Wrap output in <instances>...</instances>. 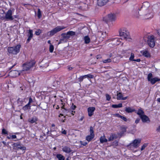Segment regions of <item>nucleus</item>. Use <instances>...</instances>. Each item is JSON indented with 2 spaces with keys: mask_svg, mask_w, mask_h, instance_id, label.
<instances>
[{
  "mask_svg": "<svg viewBox=\"0 0 160 160\" xmlns=\"http://www.w3.org/2000/svg\"><path fill=\"white\" fill-rule=\"evenodd\" d=\"M141 141V140L140 138H137L134 139L127 146L128 148L133 152H137L138 150H136V149L139 146Z\"/></svg>",
  "mask_w": 160,
  "mask_h": 160,
  "instance_id": "1",
  "label": "nucleus"
},
{
  "mask_svg": "<svg viewBox=\"0 0 160 160\" xmlns=\"http://www.w3.org/2000/svg\"><path fill=\"white\" fill-rule=\"evenodd\" d=\"M20 48L21 45H18L15 46L8 47V51L10 54L16 55L19 52Z\"/></svg>",
  "mask_w": 160,
  "mask_h": 160,
  "instance_id": "2",
  "label": "nucleus"
},
{
  "mask_svg": "<svg viewBox=\"0 0 160 160\" xmlns=\"http://www.w3.org/2000/svg\"><path fill=\"white\" fill-rule=\"evenodd\" d=\"M65 27L63 26H58L56 28H54L52 30L48 32V34L49 36H52L57 32L65 29Z\"/></svg>",
  "mask_w": 160,
  "mask_h": 160,
  "instance_id": "3",
  "label": "nucleus"
},
{
  "mask_svg": "<svg viewBox=\"0 0 160 160\" xmlns=\"http://www.w3.org/2000/svg\"><path fill=\"white\" fill-rule=\"evenodd\" d=\"M35 61H31L27 62L23 65V71H27L33 66L35 64Z\"/></svg>",
  "mask_w": 160,
  "mask_h": 160,
  "instance_id": "4",
  "label": "nucleus"
},
{
  "mask_svg": "<svg viewBox=\"0 0 160 160\" xmlns=\"http://www.w3.org/2000/svg\"><path fill=\"white\" fill-rule=\"evenodd\" d=\"M120 35L124 39L130 38V34L128 31L125 28H123L119 31Z\"/></svg>",
  "mask_w": 160,
  "mask_h": 160,
  "instance_id": "5",
  "label": "nucleus"
},
{
  "mask_svg": "<svg viewBox=\"0 0 160 160\" xmlns=\"http://www.w3.org/2000/svg\"><path fill=\"white\" fill-rule=\"evenodd\" d=\"M116 18V17L115 14L112 13L108 14L107 16L103 18V20L106 22H108L110 21H114Z\"/></svg>",
  "mask_w": 160,
  "mask_h": 160,
  "instance_id": "6",
  "label": "nucleus"
},
{
  "mask_svg": "<svg viewBox=\"0 0 160 160\" xmlns=\"http://www.w3.org/2000/svg\"><path fill=\"white\" fill-rule=\"evenodd\" d=\"M5 18L8 20H12L14 19L12 16V11L11 9H9L5 13Z\"/></svg>",
  "mask_w": 160,
  "mask_h": 160,
  "instance_id": "7",
  "label": "nucleus"
},
{
  "mask_svg": "<svg viewBox=\"0 0 160 160\" xmlns=\"http://www.w3.org/2000/svg\"><path fill=\"white\" fill-rule=\"evenodd\" d=\"M90 134L86 136V140L88 142L90 141L94 137L93 128L92 127H91L90 128Z\"/></svg>",
  "mask_w": 160,
  "mask_h": 160,
  "instance_id": "8",
  "label": "nucleus"
},
{
  "mask_svg": "<svg viewBox=\"0 0 160 160\" xmlns=\"http://www.w3.org/2000/svg\"><path fill=\"white\" fill-rule=\"evenodd\" d=\"M148 43L149 46L153 48L155 45L154 37L153 36H150L148 37Z\"/></svg>",
  "mask_w": 160,
  "mask_h": 160,
  "instance_id": "9",
  "label": "nucleus"
},
{
  "mask_svg": "<svg viewBox=\"0 0 160 160\" xmlns=\"http://www.w3.org/2000/svg\"><path fill=\"white\" fill-rule=\"evenodd\" d=\"M132 15L134 18L136 19L141 18V15H140L139 11L138 10L133 9L132 11Z\"/></svg>",
  "mask_w": 160,
  "mask_h": 160,
  "instance_id": "10",
  "label": "nucleus"
},
{
  "mask_svg": "<svg viewBox=\"0 0 160 160\" xmlns=\"http://www.w3.org/2000/svg\"><path fill=\"white\" fill-rule=\"evenodd\" d=\"M20 75V73L18 71L12 70L9 72V75L12 77H16Z\"/></svg>",
  "mask_w": 160,
  "mask_h": 160,
  "instance_id": "11",
  "label": "nucleus"
},
{
  "mask_svg": "<svg viewBox=\"0 0 160 160\" xmlns=\"http://www.w3.org/2000/svg\"><path fill=\"white\" fill-rule=\"evenodd\" d=\"M143 56L147 58H149L151 57V55L149 52L147 50H144L140 52Z\"/></svg>",
  "mask_w": 160,
  "mask_h": 160,
  "instance_id": "12",
  "label": "nucleus"
},
{
  "mask_svg": "<svg viewBox=\"0 0 160 160\" xmlns=\"http://www.w3.org/2000/svg\"><path fill=\"white\" fill-rule=\"evenodd\" d=\"M95 108L94 107H90L88 108V115L89 117L92 116L94 113V112L95 110Z\"/></svg>",
  "mask_w": 160,
  "mask_h": 160,
  "instance_id": "13",
  "label": "nucleus"
},
{
  "mask_svg": "<svg viewBox=\"0 0 160 160\" xmlns=\"http://www.w3.org/2000/svg\"><path fill=\"white\" fill-rule=\"evenodd\" d=\"M109 0H97V4L100 6H103L107 3Z\"/></svg>",
  "mask_w": 160,
  "mask_h": 160,
  "instance_id": "14",
  "label": "nucleus"
},
{
  "mask_svg": "<svg viewBox=\"0 0 160 160\" xmlns=\"http://www.w3.org/2000/svg\"><path fill=\"white\" fill-rule=\"evenodd\" d=\"M33 31L32 30L30 29L28 30V38L27 40V42H30L33 36Z\"/></svg>",
  "mask_w": 160,
  "mask_h": 160,
  "instance_id": "15",
  "label": "nucleus"
},
{
  "mask_svg": "<svg viewBox=\"0 0 160 160\" xmlns=\"http://www.w3.org/2000/svg\"><path fill=\"white\" fill-rule=\"evenodd\" d=\"M140 118L143 122H150L148 117L145 114L142 116Z\"/></svg>",
  "mask_w": 160,
  "mask_h": 160,
  "instance_id": "16",
  "label": "nucleus"
},
{
  "mask_svg": "<svg viewBox=\"0 0 160 160\" xmlns=\"http://www.w3.org/2000/svg\"><path fill=\"white\" fill-rule=\"evenodd\" d=\"M62 150L63 152L67 153H69L71 151L70 148L66 146L63 147Z\"/></svg>",
  "mask_w": 160,
  "mask_h": 160,
  "instance_id": "17",
  "label": "nucleus"
},
{
  "mask_svg": "<svg viewBox=\"0 0 160 160\" xmlns=\"http://www.w3.org/2000/svg\"><path fill=\"white\" fill-rule=\"evenodd\" d=\"M117 135L114 133H111L110 136L108 137V141H113L114 139L117 138Z\"/></svg>",
  "mask_w": 160,
  "mask_h": 160,
  "instance_id": "18",
  "label": "nucleus"
},
{
  "mask_svg": "<svg viewBox=\"0 0 160 160\" xmlns=\"http://www.w3.org/2000/svg\"><path fill=\"white\" fill-rule=\"evenodd\" d=\"M127 97H123L122 95L120 92L117 93V99L118 100H125L127 99Z\"/></svg>",
  "mask_w": 160,
  "mask_h": 160,
  "instance_id": "19",
  "label": "nucleus"
},
{
  "mask_svg": "<svg viewBox=\"0 0 160 160\" xmlns=\"http://www.w3.org/2000/svg\"><path fill=\"white\" fill-rule=\"evenodd\" d=\"M122 39L120 38H115L113 39V41L114 42V44L116 45H118L121 42Z\"/></svg>",
  "mask_w": 160,
  "mask_h": 160,
  "instance_id": "20",
  "label": "nucleus"
},
{
  "mask_svg": "<svg viewBox=\"0 0 160 160\" xmlns=\"http://www.w3.org/2000/svg\"><path fill=\"white\" fill-rule=\"evenodd\" d=\"M135 112L139 115L140 118L144 114L143 111L141 109H139L138 111L135 110Z\"/></svg>",
  "mask_w": 160,
  "mask_h": 160,
  "instance_id": "21",
  "label": "nucleus"
},
{
  "mask_svg": "<svg viewBox=\"0 0 160 160\" xmlns=\"http://www.w3.org/2000/svg\"><path fill=\"white\" fill-rule=\"evenodd\" d=\"M100 141L101 143H103L104 142H106L108 141L105 135L101 136L100 138Z\"/></svg>",
  "mask_w": 160,
  "mask_h": 160,
  "instance_id": "22",
  "label": "nucleus"
},
{
  "mask_svg": "<svg viewBox=\"0 0 160 160\" xmlns=\"http://www.w3.org/2000/svg\"><path fill=\"white\" fill-rule=\"evenodd\" d=\"M159 81H160V79L156 77L152 79L150 82L152 84H155L156 82Z\"/></svg>",
  "mask_w": 160,
  "mask_h": 160,
  "instance_id": "23",
  "label": "nucleus"
},
{
  "mask_svg": "<svg viewBox=\"0 0 160 160\" xmlns=\"http://www.w3.org/2000/svg\"><path fill=\"white\" fill-rule=\"evenodd\" d=\"M31 105L28 103L22 108V109L24 111L29 110L31 109Z\"/></svg>",
  "mask_w": 160,
  "mask_h": 160,
  "instance_id": "24",
  "label": "nucleus"
},
{
  "mask_svg": "<svg viewBox=\"0 0 160 160\" xmlns=\"http://www.w3.org/2000/svg\"><path fill=\"white\" fill-rule=\"evenodd\" d=\"M125 111L128 113L132 112H135V110L130 107L125 108Z\"/></svg>",
  "mask_w": 160,
  "mask_h": 160,
  "instance_id": "25",
  "label": "nucleus"
},
{
  "mask_svg": "<svg viewBox=\"0 0 160 160\" xmlns=\"http://www.w3.org/2000/svg\"><path fill=\"white\" fill-rule=\"evenodd\" d=\"M38 120L37 118L36 117H33L28 119V122L31 123H33L36 122Z\"/></svg>",
  "mask_w": 160,
  "mask_h": 160,
  "instance_id": "26",
  "label": "nucleus"
},
{
  "mask_svg": "<svg viewBox=\"0 0 160 160\" xmlns=\"http://www.w3.org/2000/svg\"><path fill=\"white\" fill-rule=\"evenodd\" d=\"M84 42L86 44H88L90 42V39L88 36H85L84 38Z\"/></svg>",
  "mask_w": 160,
  "mask_h": 160,
  "instance_id": "27",
  "label": "nucleus"
},
{
  "mask_svg": "<svg viewBox=\"0 0 160 160\" xmlns=\"http://www.w3.org/2000/svg\"><path fill=\"white\" fill-rule=\"evenodd\" d=\"M14 144L18 148L22 150H25L26 149V148L24 147L21 146L19 143H15Z\"/></svg>",
  "mask_w": 160,
  "mask_h": 160,
  "instance_id": "28",
  "label": "nucleus"
},
{
  "mask_svg": "<svg viewBox=\"0 0 160 160\" xmlns=\"http://www.w3.org/2000/svg\"><path fill=\"white\" fill-rule=\"evenodd\" d=\"M56 157L58 160H64L65 157L61 154H57L56 155Z\"/></svg>",
  "mask_w": 160,
  "mask_h": 160,
  "instance_id": "29",
  "label": "nucleus"
},
{
  "mask_svg": "<svg viewBox=\"0 0 160 160\" xmlns=\"http://www.w3.org/2000/svg\"><path fill=\"white\" fill-rule=\"evenodd\" d=\"M143 16V18L145 19H149L152 17V14H146L142 15Z\"/></svg>",
  "mask_w": 160,
  "mask_h": 160,
  "instance_id": "30",
  "label": "nucleus"
},
{
  "mask_svg": "<svg viewBox=\"0 0 160 160\" xmlns=\"http://www.w3.org/2000/svg\"><path fill=\"white\" fill-rule=\"evenodd\" d=\"M153 75L152 73H149L148 74L147 77L148 80L149 82H150L153 79Z\"/></svg>",
  "mask_w": 160,
  "mask_h": 160,
  "instance_id": "31",
  "label": "nucleus"
},
{
  "mask_svg": "<svg viewBox=\"0 0 160 160\" xmlns=\"http://www.w3.org/2000/svg\"><path fill=\"white\" fill-rule=\"evenodd\" d=\"M122 103H119L118 104H113L112 105V107L114 108H117L122 107Z\"/></svg>",
  "mask_w": 160,
  "mask_h": 160,
  "instance_id": "32",
  "label": "nucleus"
},
{
  "mask_svg": "<svg viewBox=\"0 0 160 160\" xmlns=\"http://www.w3.org/2000/svg\"><path fill=\"white\" fill-rule=\"evenodd\" d=\"M61 36L62 37L65 38L67 40L70 38L67 32V33H62L61 34Z\"/></svg>",
  "mask_w": 160,
  "mask_h": 160,
  "instance_id": "33",
  "label": "nucleus"
},
{
  "mask_svg": "<svg viewBox=\"0 0 160 160\" xmlns=\"http://www.w3.org/2000/svg\"><path fill=\"white\" fill-rule=\"evenodd\" d=\"M67 33L70 38V36H74L75 34V32L71 31L68 32Z\"/></svg>",
  "mask_w": 160,
  "mask_h": 160,
  "instance_id": "34",
  "label": "nucleus"
},
{
  "mask_svg": "<svg viewBox=\"0 0 160 160\" xmlns=\"http://www.w3.org/2000/svg\"><path fill=\"white\" fill-rule=\"evenodd\" d=\"M67 40L65 38L62 37V38L60 40L59 42L58 43V44L66 42Z\"/></svg>",
  "mask_w": 160,
  "mask_h": 160,
  "instance_id": "35",
  "label": "nucleus"
},
{
  "mask_svg": "<svg viewBox=\"0 0 160 160\" xmlns=\"http://www.w3.org/2000/svg\"><path fill=\"white\" fill-rule=\"evenodd\" d=\"M37 16L39 18H41L42 17V12L40 9H38Z\"/></svg>",
  "mask_w": 160,
  "mask_h": 160,
  "instance_id": "36",
  "label": "nucleus"
},
{
  "mask_svg": "<svg viewBox=\"0 0 160 160\" xmlns=\"http://www.w3.org/2000/svg\"><path fill=\"white\" fill-rule=\"evenodd\" d=\"M84 78H93V75L90 74L84 75Z\"/></svg>",
  "mask_w": 160,
  "mask_h": 160,
  "instance_id": "37",
  "label": "nucleus"
},
{
  "mask_svg": "<svg viewBox=\"0 0 160 160\" xmlns=\"http://www.w3.org/2000/svg\"><path fill=\"white\" fill-rule=\"evenodd\" d=\"M54 47L52 44L50 45L49 48V51L50 52H52L54 50Z\"/></svg>",
  "mask_w": 160,
  "mask_h": 160,
  "instance_id": "38",
  "label": "nucleus"
},
{
  "mask_svg": "<svg viewBox=\"0 0 160 160\" xmlns=\"http://www.w3.org/2000/svg\"><path fill=\"white\" fill-rule=\"evenodd\" d=\"M134 54L133 53H131V54L130 57L129 58V60L130 61H133L134 60Z\"/></svg>",
  "mask_w": 160,
  "mask_h": 160,
  "instance_id": "39",
  "label": "nucleus"
},
{
  "mask_svg": "<svg viewBox=\"0 0 160 160\" xmlns=\"http://www.w3.org/2000/svg\"><path fill=\"white\" fill-rule=\"evenodd\" d=\"M148 145V144L146 143H145L142 146V147L141 148V150L142 151L145 149V148L147 147Z\"/></svg>",
  "mask_w": 160,
  "mask_h": 160,
  "instance_id": "40",
  "label": "nucleus"
},
{
  "mask_svg": "<svg viewBox=\"0 0 160 160\" xmlns=\"http://www.w3.org/2000/svg\"><path fill=\"white\" fill-rule=\"evenodd\" d=\"M41 32V30L38 29L35 32V34L37 35H39Z\"/></svg>",
  "mask_w": 160,
  "mask_h": 160,
  "instance_id": "41",
  "label": "nucleus"
},
{
  "mask_svg": "<svg viewBox=\"0 0 160 160\" xmlns=\"http://www.w3.org/2000/svg\"><path fill=\"white\" fill-rule=\"evenodd\" d=\"M111 62V60L110 58L104 60L103 61V62L104 63H107Z\"/></svg>",
  "mask_w": 160,
  "mask_h": 160,
  "instance_id": "42",
  "label": "nucleus"
},
{
  "mask_svg": "<svg viewBox=\"0 0 160 160\" xmlns=\"http://www.w3.org/2000/svg\"><path fill=\"white\" fill-rule=\"evenodd\" d=\"M84 78V76H80L78 78V81L79 82H81L82 81L83 79Z\"/></svg>",
  "mask_w": 160,
  "mask_h": 160,
  "instance_id": "43",
  "label": "nucleus"
},
{
  "mask_svg": "<svg viewBox=\"0 0 160 160\" xmlns=\"http://www.w3.org/2000/svg\"><path fill=\"white\" fill-rule=\"evenodd\" d=\"M80 144L83 146H85L87 144V142L85 141H80Z\"/></svg>",
  "mask_w": 160,
  "mask_h": 160,
  "instance_id": "44",
  "label": "nucleus"
},
{
  "mask_svg": "<svg viewBox=\"0 0 160 160\" xmlns=\"http://www.w3.org/2000/svg\"><path fill=\"white\" fill-rule=\"evenodd\" d=\"M106 97L107 100L108 101H109L110 99L111 98V97L108 94H106Z\"/></svg>",
  "mask_w": 160,
  "mask_h": 160,
  "instance_id": "45",
  "label": "nucleus"
},
{
  "mask_svg": "<svg viewBox=\"0 0 160 160\" xmlns=\"http://www.w3.org/2000/svg\"><path fill=\"white\" fill-rule=\"evenodd\" d=\"M2 134H7L8 132L6 129L3 128L2 129Z\"/></svg>",
  "mask_w": 160,
  "mask_h": 160,
  "instance_id": "46",
  "label": "nucleus"
},
{
  "mask_svg": "<svg viewBox=\"0 0 160 160\" xmlns=\"http://www.w3.org/2000/svg\"><path fill=\"white\" fill-rule=\"evenodd\" d=\"M113 116L116 117L118 118H121V115L118 113H116L113 115Z\"/></svg>",
  "mask_w": 160,
  "mask_h": 160,
  "instance_id": "47",
  "label": "nucleus"
},
{
  "mask_svg": "<svg viewBox=\"0 0 160 160\" xmlns=\"http://www.w3.org/2000/svg\"><path fill=\"white\" fill-rule=\"evenodd\" d=\"M32 102L33 100L32 98L31 97H30L29 98V102L28 103L29 104V105H31V103Z\"/></svg>",
  "mask_w": 160,
  "mask_h": 160,
  "instance_id": "48",
  "label": "nucleus"
},
{
  "mask_svg": "<svg viewBox=\"0 0 160 160\" xmlns=\"http://www.w3.org/2000/svg\"><path fill=\"white\" fill-rule=\"evenodd\" d=\"M120 118H121L123 120V121H124L126 122L127 121V118L125 117L122 116Z\"/></svg>",
  "mask_w": 160,
  "mask_h": 160,
  "instance_id": "49",
  "label": "nucleus"
},
{
  "mask_svg": "<svg viewBox=\"0 0 160 160\" xmlns=\"http://www.w3.org/2000/svg\"><path fill=\"white\" fill-rule=\"evenodd\" d=\"M76 108V106L75 105H74L73 104H72V105L71 107V108L72 110H74Z\"/></svg>",
  "mask_w": 160,
  "mask_h": 160,
  "instance_id": "50",
  "label": "nucleus"
},
{
  "mask_svg": "<svg viewBox=\"0 0 160 160\" xmlns=\"http://www.w3.org/2000/svg\"><path fill=\"white\" fill-rule=\"evenodd\" d=\"M62 133L64 134H66L67 133L66 131L65 130H63V129H62Z\"/></svg>",
  "mask_w": 160,
  "mask_h": 160,
  "instance_id": "51",
  "label": "nucleus"
},
{
  "mask_svg": "<svg viewBox=\"0 0 160 160\" xmlns=\"http://www.w3.org/2000/svg\"><path fill=\"white\" fill-rule=\"evenodd\" d=\"M139 121H140V119L139 118H137V119L135 121V123L136 124H138V123H139Z\"/></svg>",
  "mask_w": 160,
  "mask_h": 160,
  "instance_id": "52",
  "label": "nucleus"
},
{
  "mask_svg": "<svg viewBox=\"0 0 160 160\" xmlns=\"http://www.w3.org/2000/svg\"><path fill=\"white\" fill-rule=\"evenodd\" d=\"M11 138L15 139L17 138V136L16 135H12L11 136Z\"/></svg>",
  "mask_w": 160,
  "mask_h": 160,
  "instance_id": "53",
  "label": "nucleus"
},
{
  "mask_svg": "<svg viewBox=\"0 0 160 160\" xmlns=\"http://www.w3.org/2000/svg\"><path fill=\"white\" fill-rule=\"evenodd\" d=\"M113 144L115 145H117L118 144V142L117 141H115L113 142Z\"/></svg>",
  "mask_w": 160,
  "mask_h": 160,
  "instance_id": "54",
  "label": "nucleus"
},
{
  "mask_svg": "<svg viewBox=\"0 0 160 160\" xmlns=\"http://www.w3.org/2000/svg\"><path fill=\"white\" fill-rule=\"evenodd\" d=\"M141 60L140 59H134L133 61H136L138 62H139Z\"/></svg>",
  "mask_w": 160,
  "mask_h": 160,
  "instance_id": "55",
  "label": "nucleus"
},
{
  "mask_svg": "<svg viewBox=\"0 0 160 160\" xmlns=\"http://www.w3.org/2000/svg\"><path fill=\"white\" fill-rule=\"evenodd\" d=\"M157 130L159 132H160V126H159L158 127L157 129Z\"/></svg>",
  "mask_w": 160,
  "mask_h": 160,
  "instance_id": "56",
  "label": "nucleus"
},
{
  "mask_svg": "<svg viewBox=\"0 0 160 160\" xmlns=\"http://www.w3.org/2000/svg\"><path fill=\"white\" fill-rule=\"evenodd\" d=\"M72 67H68V69L69 70H71L72 69Z\"/></svg>",
  "mask_w": 160,
  "mask_h": 160,
  "instance_id": "57",
  "label": "nucleus"
},
{
  "mask_svg": "<svg viewBox=\"0 0 160 160\" xmlns=\"http://www.w3.org/2000/svg\"><path fill=\"white\" fill-rule=\"evenodd\" d=\"M48 43L49 44H50H50H51V41H50V40H48Z\"/></svg>",
  "mask_w": 160,
  "mask_h": 160,
  "instance_id": "58",
  "label": "nucleus"
},
{
  "mask_svg": "<svg viewBox=\"0 0 160 160\" xmlns=\"http://www.w3.org/2000/svg\"><path fill=\"white\" fill-rule=\"evenodd\" d=\"M75 112V111H72V112H71V114L72 115H74V113Z\"/></svg>",
  "mask_w": 160,
  "mask_h": 160,
  "instance_id": "59",
  "label": "nucleus"
},
{
  "mask_svg": "<svg viewBox=\"0 0 160 160\" xmlns=\"http://www.w3.org/2000/svg\"><path fill=\"white\" fill-rule=\"evenodd\" d=\"M157 101L158 102H160V98H158V99H157Z\"/></svg>",
  "mask_w": 160,
  "mask_h": 160,
  "instance_id": "60",
  "label": "nucleus"
},
{
  "mask_svg": "<svg viewBox=\"0 0 160 160\" xmlns=\"http://www.w3.org/2000/svg\"><path fill=\"white\" fill-rule=\"evenodd\" d=\"M63 118H64V120H62V122H65V117H63Z\"/></svg>",
  "mask_w": 160,
  "mask_h": 160,
  "instance_id": "61",
  "label": "nucleus"
},
{
  "mask_svg": "<svg viewBox=\"0 0 160 160\" xmlns=\"http://www.w3.org/2000/svg\"><path fill=\"white\" fill-rule=\"evenodd\" d=\"M145 4H149L148 2H145L144 3V4H143V5H145Z\"/></svg>",
  "mask_w": 160,
  "mask_h": 160,
  "instance_id": "62",
  "label": "nucleus"
},
{
  "mask_svg": "<svg viewBox=\"0 0 160 160\" xmlns=\"http://www.w3.org/2000/svg\"><path fill=\"white\" fill-rule=\"evenodd\" d=\"M63 116V114H60L59 115V117H61V116Z\"/></svg>",
  "mask_w": 160,
  "mask_h": 160,
  "instance_id": "63",
  "label": "nucleus"
},
{
  "mask_svg": "<svg viewBox=\"0 0 160 160\" xmlns=\"http://www.w3.org/2000/svg\"><path fill=\"white\" fill-rule=\"evenodd\" d=\"M7 138L8 139H10L11 138V137H8H8H7Z\"/></svg>",
  "mask_w": 160,
  "mask_h": 160,
  "instance_id": "64",
  "label": "nucleus"
}]
</instances>
